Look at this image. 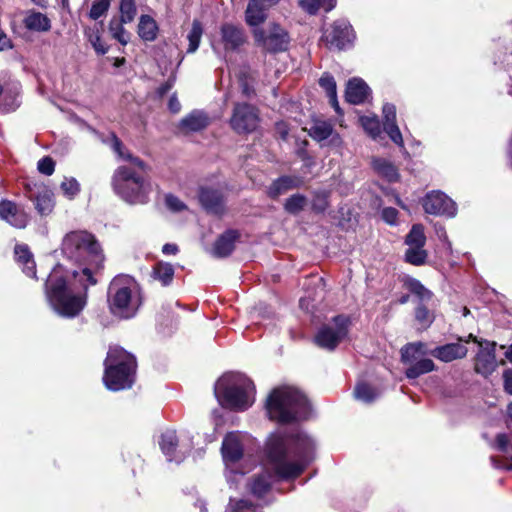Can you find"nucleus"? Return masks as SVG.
Instances as JSON below:
<instances>
[{
    "label": "nucleus",
    "mask_w": 512,
    "mask_h": 512,
    "mask_svg": "<svg viewBox=\"0 0 512 512\" xmlns=\"http://www.w3.org/2000/svg\"><path fill=\"white\" fill-rule=\"evenodd\" d=\"M61 255L78 269L54 266L45 282L46 299L52 310L64 318L78 316L87 304V291L97 284L104 255L95 236L85 230L66 233L60 246Z\"/></svg>",
    "instance_id": "obj_1"
},
{
    "label": "nucleus",
    "mask_w": 512,
    "mask_h": 512,
    "mask_svg": "<svg viewBox=\"0 0 512 512\" xmlns=\"http://www.w3.org/2000/svg\"><path fill=\"white\" fill-rule=\"evenodd\" d=\"M315 451V440L300 429L289 434L271 435L266 445V469L253 477L249 483L250 492L261 498L275 481L296 479L314 460Z\"/></svg>",
    "instance_id": "obj_2"
},
{
    "label": "nucleus",
    "mask_w": 512,
    "mask_h": 512,
    "mask_svg": "<svg viewBox=\"0 0 512 512\" xmlns=\"http://www.w3.org/2000/svg\"><path fill=\"white\" fill-rule=\"evenodd\" d=\"M265 409L269 419L280 424L307 419L311 412L306 396L289 386L274 388L267 396Z\"/></svg>",
    "instance_id": "obj_3"
},
{
    "label": "nucleus",
    "mask_w": 512,
    "mask_h": 512,
    "mask_svg": "<svg viewBox=\"0 0 512 512\" xmlns=\"http://www.w3.org/2000/svg\"><path fill=\"white\" fill-rule=\"evenodd\" d=\"M214 394L222 407L242 412L253 405L255 386L252 380L242 373H226L215 383Z\"/></svg>",
    "instance_id": "obj_4"
},
{
    "label": "nucleus",
    "mask_w": 512,
    "mask_h": 512,
    "mask_svg": "<svg viewBox=\"0 0 512 512\" xmlns=\"http://www.w3.org/2000/svg\"><path fill=\"white\" fill-rule=\"evenodd\" d=\"M107 303L112 315L120 319L133 318L142 305L141 289L130 275L115 276L108 286Z\"/></svg>",
    "instance_id": "obj_5"
},
{
    "label": "nucleus",
    "mask_w": 512,
    "mask_h": 512,
    "mask_svg": "<svg viewBox=\"0 0 512 512\" xmlns=\"http://www.w3.org/2000/svg\"><path fill=\"white\" fill-rule=\"evenodd\" d=\"M103 382L107 389L120 391L132 387L136 374V358L121 347H110L104 361Z\"/></svg>",
    "instance_id": "obj_6"
},
{
    "label": "nucleus",
    "mask_w": 512,
    "mask_h": 512,
    "mask_svg": "<svg viewBox=\"0 0 512 512\" xmlns=\"http://www.w3.org/2000/svg\"><path fill=\"white\" fill-rule=\"evenodd\" d=\"M115 193L130 204H146L151 193V183L132 168L120 166L112 180Z\"/></svg>",
    "instance_id": "obj_7"
},
{
    "label": "nucleus",
    "mask_w": 512,
    "mask_h": 512,
    "mask_svg": "<svg viewBox=\"0 0 512 512\" xmlns=\"http://www.w3.org/2000/svg\"><path fill=\"white\" fill-rule=\"evenodd\" d=\"M159 447L167 461L177 464L184 461L193 449V437L189 432L166 429L159 436Z\"/></svg>",
    "instance_id": "obj_8"
},
{
    "label": "nucleus",
    "mask_w": 512,
    "mask_h": 512,
    "mask_svg": "<svg viewBox=\"0 0 512 512\" xmlns=\"http://www.w3.org/2000/svg\"><path fill=\"white\" fill-rule=\"evenodd\" d=\"M221 453L226 466V479L230 487L238 488L244 480V473L234 469V465L243 456V444L238 432L228 433L222 442Z\"/></svg>",
    "instance_id": "obj_9"
},
{
    "label": "nucleus",
    "mask_w": 512,
    "mask_h": 512,
    "mask_svg": "<svg viewBox=\"0 0 512 512\" xmlns=\"http://www.w3.org/2000/svg\"><path fill=\"white\" fill-rule=\"evenodd\" d=\"M350 325L349 318L343 315L335 316L328 324L323 325L315 336V343L327 350H334L347 336Z\"/></svg>",
    "instance_id": "obj_10"
},
{
    "label": "nucleus",
    "mask_w": 512,
    "mask_h": 512,
    "mask_svg": "<svg viewBox=\"0 0 512 512\" xmlns=\"http://www.w3.org/2000/svg\"><path fill=\"white\" fill-rule=\"evenodd\" d=\"M253 36L259 47L271 53L285 51L289 44L287 31L276 23L270 24L267 29H254Z\"/></svg>",
    "instance_id": "obj_11"
},
{
    "label": "nucleus",
    "mask_w": 512,
    "mask_h": 512,
    "mask_svg": "<svg viewBox=\"0 0 512 512\" xmlns=\"http://www.w3.org/2000/svg\"><path fill=\"white\" fill-rule=\"evenodd\" d=\"M258 110L248 103H236L230 118V126L237 134L254 132L259 124Z\"/></svg>",
    "instance_id": "obj_12"
},
{
    "label": "nucleus",
    "mask_w": 512,
    "mask_h": 512,
    "mask_svg": "<svg viewBox=\"0 0 512 512\" xmlns=\"http://www.w3.org/2000/svg\"><path fill=\"white\" fill-rule=\"evenodd\" d=\"M422 206L431 215L454 217L457 214L456 203L441 191H431L422 199Z\"/></svg>",
    "instance_id": "obj_13"
},
{
    "label": "nucleus",
    "mask_w": 512,
    "mask_h": 512,
    "mask_svg": "<svg viewBox=\"0 0 512 512\" xmlns=\"http://www.w3.org/2000/svg\"><path fill=\"white\" fill-rule=\"evenodd\" d=\"M323 37L331 47L344 50L352 46L355 33L347 20L339 19L332 24L330 30L324 32Z\"/></svg>",
    "instance_id": "obj_14"
},
{
    "label": "nucleus",
    "mask_w": 512,
    "mask_h": 512,
    "mask_svg": "<svg viewBox=\"0 0 512 512\" xmlns=\"http://www.w3.org/2000/svg\"><path fill=\"white\" fill-rule=\"evenodd\" d=\"M247 41L244 29L233 23H223L220 26V43L227 52L238 51Z\"/></svg>",
    "instance_id": "obj_15"
},
{
    "label": "nucleus",
    "mask_w": 512,
    "mask_h": 512,
    "mask_svg": "<svg viewBox=\"0 0 512 512\" xmlns=\"http://www.w3.org/2000/svg\"><path fill=\"white\" fill-rule=\"evenodd\" d=\"M281 0H249L245 10V21L249 26H258L265 22L268 11Z\"/></svg>",
    "instance_id": "obj_16"
},
{
    "label": "nucleus",
    "mask_w": 512,
    "mask_h": 512,
    "mask_svg": "<svg viewBox=\"0 0 512 512\" xmlns=\"http://www.w3.org/2000/svg\"><path fill=\"white\" fill-rule=\"evenodd\" d=\"M26 188L27 196L34 203L38 213L41 215L50 214L55 204L52 191L43 185L31 187L28 184Z\"/></svg>",
    "instance_id": "obj_17"
},
{
    "label": "nucleus",
    "mask_w": 512,
    "mask_h": 512,
    "mask_svg": "<svg viewBox=\"0 0 512 512\" xmlns=\"http://www.w3.org/2000/svg\"><path fill=\"white\" fill-rule=\"evenodd\" d=\"M0 218L19 229L25 228L29 220L26 212L9 200L0 202Z\"/></svg>",
    "instance_id": "obj_18"
},
{
    "label": "nucleus",
    "mask_w": 512,
    "mask_h": 512,
    "mask_svg": "<svg viewBox=\"0 0 512 512\" xmlns=\"http://www.w3.org/2000/svg\"><path fill=\"white\" fill-rule=\"evenodd\" d=\"M202 207L211 214L220 215L224 212V198L218 189L201 187L198 193Z\"/></svg>",
    "instance_id": "obj_19"
},
{
    "label": "nucleus",
    "mask_w": 512,
    "mask_h": 512,
    "mask_svg": "<svg viewBox=\"0 0 512 512\" xmlns=\"http://www.w3.org/2000/svg\"><path fill=\"white\" fill-rule=\"evenodd\" d=\"M386 136L396 145L399 153L406 158L408 152L404 146L402 133L396 124V107L386 103Z\"/></svg>",
    "instance_id": "obj_20"
},
{
    "label": "nucleus",
    "mask_w": 512,
    "mask_h": 512,
    "mask_svg": "<svg viewBox=\"0 0 512 512\" xmlns=\"http://www.w3.org/2000/svg\"><path fill=\"white\" fill-rule=\"evenodd\" d=\"M495 343L486 342V347H481L475 360V371L488 376L496 368Z\"/></svg>",
    "instance_id": "obj_21"
},
{
    "label": "nucleus",
    "mask_w": 512,
    "mask_h": 512,
    "mask_svg": "<svg viewBox=\"0 0 512 512\" xmlns=\"http://www.w3.org/2000/svg\"><path fill=\"white\" fill-rule=\"evenodd\" d=\"M468 349L461 343H448L430 350V355L436 359L448 363L466 357Z\"/></svg>",
    "instance_id": "obj_22"
},
{
    "label": "nucleus",
    "mask_w": 512,
    "mask_h": 512,
    "mask_svg": "<svg viewBox=\"0 0 512 512\" xmlns=\"http://www.w3.org/2000/svg\"><path fill=\"white\" fill-rule=\"evenodd\" d=\"M309 135L318 142L330 138L332 145L338 146L341 143L339 134L334 133L331 122L326 120H314L309 128Z\"/></svg>",
    "instance_id": "obj_23"
},
{
    "label": "nucleus",
    "mask_w": 512,
    "mask_h": 512,
    "mask_svg": "<svg viewBox=\"0 0 512 512\" xmlns=\"http://www.w3.org/2000/svg\"><path fill=\"white\" fill-rule=\"evenodd\" d=\"M369 93L370 89L362 79L353 78L347 83L345 98L351 104H362L368 99Z\"/></svg>",
    "instance_id": "obj_24"
},
{
    "label": "nucleus",
    "mask_w": 512,
    "mask_h": 512,
    "mask_svg": "<svg viewBox=\"0 0 512 512\" xmlns=\"http://www.w3.org/2000/svg\"><path fill=\"white\" fill-rule=\"evenodd\" d=\"M209 123L210 119L205 112L194 110L181 120L179 127L185 133L198 132L205 129Z\"/></svg>",
    "instance_id": "obj_25"
},
{
    "label": "nucleus",
    "mask_w": 512,
    "mask_h": 512,
    "mask_svg": "<svg viewBox=\"0 0 512 512\" xmlns=\"http://www.w3.org/2000/svg\"><path fill=\"white\" fill-rule=\"evenodd\" d=\"M302 184V179L298 176H281L274 180L267 190L270 198L276 199L291 189L297 188Z\"/></svg>",
    "instance_id": "obj_26"
},
{
    "label": "nucleus",
    "mask_w": 512,
    "mask_h": 512,
    "mask_svg": "<svg viewBox=\"0 0 512 512\" xmlns=\"http://www.w3.org/2000/svg\"><path fill=\"white\" fill-rule=\"evenodd\" d=\"M430 350L428 345L421 341L408 343L401 348V360L405 364H412L430 355Z\"/></svg>",
    "instance_id": "obj_27"
},
{
    "label": "nucleus",
    "mask_w": 512,
    "mask_h": 512,
    "mask_svg": "<svg viewBox=\"0 0 512 512\" xmlns=\"http://www.w3.org/2000/svg\"><path fill=\"white\" fill-rule=\"evenodd\" d=\"M238 234L236 231L228 230L217 238L213 246V255L219 258L227 257L232 253L235 240Z\"/></svg>",
    "instance_id": "obj_28"
},
{
    "label": "nucleus",
    "mask_w": 512,
    "mask_h": 512,
    "mask_svg": "<svg viewBox=\"0 0 512 512\" xmlns=\"http://www.w3.org/2000/svg\"><path fill=\"white\" fill-rule=\"evenodd\" d=\"M319 86L325 91L329 99V103L333 107L335 112L338 115H342L343 112L338 102L337 85L334 77L328 72L323 73L319 79Z\"/></svg>",
    "instance_id": "obj_29"
},
{
    "label": "nucleus",
    "mask_w": 512,
    "mask_h": 512,
    "mask_svg": "<svg viewBox=\"0 0 512 512\" xmlns=\"http://www.w3.org/2000/svg\"><path fill=\"white\" fill-rule=\"evenodd\" d=\"M14 253L17 262L22 265L23 272L28 277L36 278V265L28 246L16 245Z\"/></svg>",
    "instance_id": "obj_30"
},
{
    "label": "nucleus",
    "mask_w": 512,
    "mask_h": 512,
    "mask_svg": "<svg viewBox=\"0 0 512 512\" xmlns=\"http://www.w3.org/2000/svg\"><path fill=\"white\" fill-rule=\"evenodd\" d=\"M103 142L110 145L113 151L119 156V158L130 161L134 166L138 167L141 171H146L147 165L138 157H134L128 152L124 151V147L120 139L111 133L107 140Z\"/></svg>",
    "instance_id": "obj_31"
},
{
    "label": "nucleus",
    "mask_w": 512,
    "mask_h": 512,
    "mask_svg": "<svg viewBox=\"0 0 512 512\" xmlns=\"http://www.w3.org/2000/svg\"><path fill=\"white\" fill-rule=\"evenodd\" d=\"M380 395V390L365 381L357 382L353 391L354 398L366 405L372 404Z\"/></svg>",
    "instance_id": "obj_32"
},
{
    "label": "nucleus",
    "mask_w": 512,
    "mask_h": 512,
    "mask_svg": "<svg viewBox=\"0 0 512 512\" xmlns=\"http://www.w3.org/2000/svg\"><path fill=\"white\" fill-rule=\"evenodd\" d=\"M25 27L29 30L45 32L50 30L49 18L40 12H31L24 19Z\"/></svg>",
    "instance_id": "obj_33"
},
{
    "label": "nucleus",
    "mask_w": 512,
    "mask_h": 512,
    "mask_svg": "<svg viewBox=\"0 0 512 512\" xmlns=\"http://www.w3.org/2000/svg\"><path fill=\"white\" fill-rule=\"evenodd\" d=\"M436 370L434 362L429 358H421L418 361L410 364L406 369L405 375L409 379H416L423 374Z\"/></svg>",
    "instance_id": "obj_34"
},
{
    "label": "nucleus",
    "mask_w": 512,
    "mask_h": 512,
    "mask_svg": "<svg viewBox=\"0 0 512 512\" xmlns=\"http://www.w3.org/2000/svg\"><path fill=\"white\" fill-rule=\"evenodd\" d=\"M157 24L149 15H142L138 24V35L144 41H153L157 35Z\"/></svg>",
    "instance_id": "obj_35"
},
{
    "label": "nucleus",
    "mask_w": 512,
    "mask_h": 512,
    "mask_svg": "<svg viewBox=\"0 0 512 512\" xmlns=\"http://www.w3.org/2000/svg\"><path fill=\"white\" fill-rule=\"evenodd\" d=\"M127 23L129 22L116 16H114L109 22V32L111 36L122 45H126L130 41L131 35L124 28V24Z\"/></svg>",
    "instance_id": "obj_36"
},
{
    "label": "nucleus",
    "mask_w": 512,
    "mask_h": 512,
    "mask_svg": "<svg viewBox=\"0 0 512 512\" xmlns=\"http://www.w3.org/2000/svg\"><path fill=\"white\" fill-rule=\"evenodd\" d=\"M404 286L413 294H415L421 302L429 301L432 298V292L425 288L421 282L410 276L402 278Z\"/></svg>",
    "instance_id": "obj_37"
},
{
    "label": "nucleus",
    "mask_w": 512,
    "mask_h": 512,
    "mask_svg": "<svg viewBox=\"0 0 512 512\" xmlns=\"http://www.w3.org/2000/svg\"><path fill=\"white\" fill-rule=\"evenodd\" d=\"M299 6L307 13L316 14L320 8L326 12L331 11L336 4V0H298Z\"/></svg>",
    "instance_id": "obj_38"
},
{
    "label": "nucleus",
    "mask_w": 512,
    "mask_h": 512,
    "mask_svg": "<svg viewBox=\"0 0 512 512\" xmlns=\"http://www.w3.org/2000/svg\"><path fill=\"white\" fill-rule=\"evenodd\" d=\"M428 252L424 246H408L404 253V260L414 266H422L426 263Z\"/></svg>",
    "instance_id": "obj_39"
},
{
    "label": "nucleus",
    "mask_w": 512,
    "mask_h": 512,
    "mask_svg": "<svg viewBox=\"0 0 512 512\" xmlns=\"http://www.w3.org/2000/svg\"><path fill=\"white\" fill-rule=\"evenodd\" d=\"M361 126L365 132L372 138L377 139L381 135V124L378 117L375 114L362 115L359 118Z\"/></svg>",
    "instance_id": "obj_40"
},
{
    "label": "nucleus",
    "mask_w": 512,
    "mask_h": 512,
    "mask_svg": "<svg viewBox=\"0 0 512 512\" xmlns=\"http://www.w3.org/2000/svg\"><path fill=\"white\" fill-rule=\"evenodd\" d=\"M153 277L163 286L169 285L174 277V267L170 263L159 262L153 268Z\"/></svg>",
    "instance_id": "obj_41"
},
{
    "label": "nucleus",
    "mask_w": 512,
    "mask_h": 512,
    "mask_svg": "<svg viewBox=\"0 0 512 512\" xmlns=\"http://www.w3.org/2000/svg\"><path fill=\"white\" fill-rule=\"evenodd\" d=\"M226 512H262L261 509L248 499L230 497Z\"/></svg>",
    "instance_id": "obj_42"
},
{
    "label": "nucleus",
    "mask_w": 512,
    "mask_h": 512,
    "mask_svg": "<svg viewBox=\"0 0 512 512\" xmlns=\"http://www.w3.org/2000/svg\"><path fill=\"white\" fill-rule=\"evenodd\" d=\"M203 34V27L199 20L195 19L192 22L191 30L187 35V39L189 41V46L187 49L188 53H194L199 45Z\"/></svg>",
    "instance_id": "obj_43"
},
{
    "label": "nucleus",
    "mask_w": 512,
    "mask_h": 512,
    "mask_svg": "<svg viewBox=\"0 0 512 512\" xmlns=\"http://www.w3.org/2000/svg\"><path fill=\"white\" fill-rule=\"evenodd\" d=\"M405 244L407 246H425L426 236L422 225L415 224L412 226L405 238Z\"/></svg>",
    "instance_id": "obj_44"
},
{
    "label": "nucleus",
    "mask_w": 512,
    "mask_h": 512,
    "mask_svg": "<svg viewBox=\"0 0 512 512\" xmlns=\"http://www.w3.org/2000/svg\"><path fill=\"white\" fill-rule=\"evenodd\" d=\"M305 205L306 198L303 195L294 194L286 200L284 208L290 214H298L304 209Z\"/></svg>",
    "instance_id": "obj_45"
},
{
    "label": "nucleus",
    "mask_w": 512,
    "mask_h": 512,
    "mask_svg": "<svg viewBox=\"0 0 512 512\" xmlns=\"http://www.w3.org/2000/svg\"><path fill=\"white\" fill-rule=\"evenodd\" d=\"M119 10H120V16H117V17L131 23L134 20L136 13H137L135 1L134 0H121Z\"/></svg>",
    "instance_id": "obj_46"
},
{
    "label": "nucleus",
    "mask_w": 512,
    "mask_h": 512,
    "mask_svg": "<svg viewBox=\"0 0 512 512\" xmlns=\"http://www.w3.org/2000/svg\"><path fill=\"white\" fill-rule=\"evenodd\" d=\"M109 0H94L89 11V17L97 20L102 17L109 9Z\"/></svg>",
    "instance_id": "obj_47"
},
{
    "label": "nucleus",
    "mask_w": 512,
    "mask_h": 512,
    "mask_svg": "<svg viewBox=\"0 0 512 512\" xmlns=\"http://www.w3.org/2000/svg\"><path fill=\"white\" fill-rule=\"evenodd\" d=\"M415 318L424 328L429 327L433 322L432 313L423 304L417 306L415 310Z\"/></svg>",
    "instance_id": "obj_48"
},
{
    "label": "nucleus",
    "mask_w": 512,
    "mask_h": 512,
    "mask_svg": "<svg viewBox=\"0 0 512 512\" xmlns=\"http://www.w3.org/2000/svg\"><path fill=\"white\" fill-rule=\"evenodd\" d=\"M61 189L69 198L75 197L80 191V185L75 178H65L61 183Z\"/></svg>",
    "instance_id": "obj_49"
},
{
    "label": "nucleus",
    "mask_w": 512,
    "mask_h": 512,
    "mask_svg": "<svg viewBox=\"0 0 512 512\" xmlns=\"http://www.w3.org/2000/svg\"><path fill=\"white\" fill-rule=\"evenodd\" d=\"M166 207L172 212H181L187 208L185 203L173 194L165 196Z\"/></svg>",
    "instance_id": "obj_50"
},
{
    "label": "nucleus",
    "mask_w": 512,
    "mask_h": 512,
    "mask_svg": "<svg viewBox=\"0 0 512 512\" xmlns=\"http://www.w3.org/2000/svg\"><path fill=\"white\" fill-rule=\"evenodd\" d=\"M38 171L44 175L50 176L55 170V162L50 157H43L38 161Z\"/></svg>",
    "instance_id": "obj_51"
},
{
    "label": "nucleus",
    "mask_w": 512,
    "mask_h": 512,
    "mask_svg": "<svg viewBox=\"0 0 512 512\" xmlns=\"http://www.w3.org/2000/svg\"><path fill=\"white\" fill-rule=\"evenodd\" d=\"M176 81V74L175 72H173L169 78L167 79V81L160 85L157 89V94L160 96V97H163L165 94H167L170 89L173 87L174 83Z\"/></svg>",
    "instance_id": "obj_52"
},
{
    "label": "nucleus",
    "mask_w": 512,
    "mask_h": 512,
    "mask_svg": "<svg viewBox=\"0 0 512 512\" xmlns=\"http://www.w3.org/2000/svg\"><path fill=\"white\" fill-rule=\"evenodd\" d=\"M400 175L395 166L386 162V182L394 183L399 181Z\"/></svg>",
    "instance_id": "obj_53"
},
{
    "label": "nucleus",
    "mask_w": 512,
    "mask_h": 512,
    "mask_svg": "<svg viewBox=\"0 0 512 512\" xmlns=\"http://www.w3.org/2000/svg\"><path fill=\"white\" fill-rule=\"evenodd\" d=\"M509 444L508 436L504 433L498 434L495 439V447L501 451L506 452Z\"/></svg>",
    "instance_id": "obj_54"
},
{
    "label": "nucleus",
    "mask_w": 512,
    "mask_h": 512,
    "mask_svg": "<svg viewBox=\"0 0 512 512\" xmlns=\"http://www.w3.org/2000/svg\"><path fill=\"white\" fill-rule=\"evenodd\" d=\"M398 211L395 208L386 207V224L398 225Z\"/></svg>",
    "instance_id": "obj_55"
},
{
    "label": "nucleus",
    "mask_w": 512,
    "mask_h": 512,
    "mask_svg": "<svg viewBox=\"0 0 512 512\" xmlns=\"http://www.w3.org/2000/svg\"><path fill=\"white\" fill-rule=\"evenodd\" d=\"M503 378L506 392L512 395V370H506L503 374Z\"/></svg>",
    "instance_id": "obj_56"
},
{
    "label": "nucleus",
    "mask_w": 512,
    "mask_h": 512,
    "mask_svg": "<svg viewBox=\"0 0 512 512\" xmlns=\"http://www.w3.org/2000/svg\"><path fill=\"white\" fill-rule=\"evenodd\" d=\"M92 45L95 51L100 55H104L108 51L107 46L101 42L100 37L98 36L94 41H92Z\"/></svg>",
    "instance_id": "obj_57"
},
{
    "label": "nucleus",
    "mask_w": 512,
    "mask_h": 512,
    "mask_svg": "<svg viewBox=\"0 0 512 512\" xmlns=\"http://www.w3.org/2000/svg\"><path fill=\"white\" fill-rule=\"evenodd\" d=\"M435 230H436V234L438 236V238L445 242L448 246V248H451V243L448 241V236H447V233H446V230L443 226H435Z\"/></svg>",
    "instance_id": "obj_58"
},
{
    "label": "nucleus",
    "mask_w": 512,
    "mask_h": 512,
    "mask_svg": "<svg viewBox=\"0 0 512 512\" xmlns=\"http://www.w3.org/2000/svg\"><path fill=\"white\" fill-rule=\"evenodd\" d=\"M168 106H169L170 111L173 113H178L181 108L180 102L178 101V99L175 96H172L169 99Z\"/></svg>",
    "instance_id": "obj_59"
},
{
    "label": "nucleus",
    "mask_w": 512,
    "mask_h": 512,
    "mask_svg": "<svg viewBox=\"0 0 512 512\" xmlns=\"http://www.w3.org/2000/svg\"><path fill=\"white\" fill-rule=\"evenodd\" d=\"M373 168L380 175L384 174V160L380 158H375L372 161Z\"/></svg>",
    "instance_id": "obj_60"
},
{
    "label": "nucleus",
    "mask_w": 512,
    "mask_h": 512,
    "mask_svg": "<svg viewBox=\"0 0 512 512\" xmlns=\"http://www.w3.org/2000/svg\"><path fill=\"white\" fill-rule=\"evenodd\" d=\"M177 251H178V247L175 244L167 243L162 248V252L166 255H170V254L174 255L177 253Z\"/></svg>",
    "instance_id": "obj_61"
},
{
    "label": "nucleus",
    "mask_w": 512,
    "mask_h": 512,
    "mask_svg": "<svg viewBox=\"0 0 512 512\" xmlns=\"http://www.w3.org/2000/svg\"><path fill=\"white\" fill-rule=\"evenodd\" d=\"M8 47H10L9 39L2 31H0V51H3Z\"/></svg>",
    "instance_id": "obj_62"
},
{
    "label": "nucleus",
    "mask_w": 512,
    "mask_h": 512,
    "mask_svg": "<svg viewBox=\"0 0 512 512\" xmlns=\"http://www.w3.org/2000/svg\"><path fill=\"white\" fill-rule=\"evenodd\" d=\"M505 357L512 362V344L509 346L507 351L505 352Z\"/></svg>",
    "instance_id": "obj_63"
},
{
    "label": "nucleus",
    "mask_w": 512,
    "mask_h": 512,
    "mask_svg": "<svg viewBox=\"0 0 512 512\" xmlns=\"http://www.w3.org/2000/svg\"><path fill=\"white\" fill-rule=\"evenodd\" d=\"M507 415L512 420V402L507 405Z\"/></svg>",
    "instance_id": "obj_64"
}]
</instances>
